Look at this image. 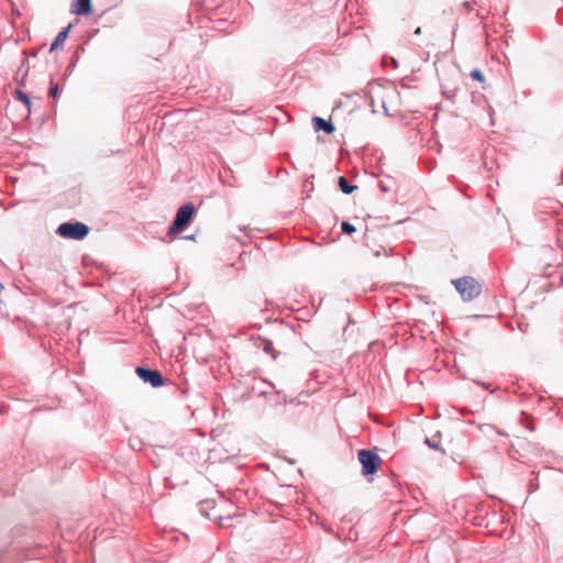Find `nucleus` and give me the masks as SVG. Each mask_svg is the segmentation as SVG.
<instances>
[{
    "mask_svg": "<svg viewBox=\"0 0 563 563\" xmlns=\"http://www.w3.org/2000/svg\"><path fill=\"white\" fill-rule=\"evenodd\" d=\"M382 108H383V110H384V113H385L386 115H389V113H388V108H387V104H386L385 100H382Z\"/></svg>",
    "mask_w": 563,
    "mask_h": 563,
    "instance_id": "18",
    "label": "nucleus"
},
{
    "mask_svg": "<svg viewBox=\"0 0 563 563\" xmlns=\"http://www.w3.org/2000/svg\"><path fill=\"white\" fill-rule=\"evenodd\" d=\"M390 63H391L394 68L398 67V62L394 57L390 58Z\"/></svg>",
    "mask_w": 563,
    "mask_h": 563,
    "instance_id": "20",
    "label": "nucleus"
},
{
    "mask_svg": "<svg viewBox=\"0 0 563 563\" xmlns=\"http://www.w3.org/2000/svg\"><path fill=\"white\" fill-rule=\"evenodd\" d=\"M339 187L343 194L350 195L355 189H357V186L351 185L347 179L344 176H340L338 179Z\"/></svg>",
    "mask_w": 563,
    "mask_h": 563,
    "instance_id": "9",
    "label": "nucleus"
},
{
    "mask_svg": "<svg viewBox=\"0 0 563 563\" xmlns=\"http://www.w3.org/2000/svg\"><path fill=\"white\" fill-rule=\"evenodd\" d=\"M341 230L345 234H352L356 231L355 227L351 224L350 222L343 221L341 223Z\"/></svg>",
    "mask_w": 563,
    "mask_h": 563,
    "instance_id": "11",
    "label": "nucleus"
},
{
    "mask_svg": "<svg viewBox=\"0 0 563 563\" xmlns=\"http://www.w3.org/2000/svg\"><path fill=\"white\" fill-rule=\"evenodd\" d=\"M3 289V285L0 283V291Z\"/></svg>",
    "mask_w": 563,
    "mask_h": 563,
    "instance_id": "26",
    "label": "nucleus"
},
{
    "mask_svg": "<svg viewBox=\"0 0 563 563\" xmlns=\"http://www.w3.org/2000/svg\"><path fill=\"white\" fill-rule=\"evenodd\" d=\"M483 11H484V10H483V8H479V9L477 10V16H478V18H481V19H484V16H485V14H484V12H483Z\"/></svg>",
    "mask_w": 563,
    "mask_h": 563,
    "instance_id": "19",
    "label": "nucleus"
},
{
    "mask_svg": "<svg viewBox=\"0 0 563 563\" xmlns=\"http://www.w3.org/2000/svg\"><path fill=\"white\" fill-rule=\"evenodd\" d=\"M415 34H416V35L421 34V27H420V26H418V27L415 30Z\"/></svg>",
    "mask_w": 563,
    "mask_h": 563,
    "instance_id": "21",
    "label": "nucleus"
},
{
    "mask_svg": "<svg viewBox=\"0 0 563 563\" xmlns=\"http://www.w3.org/2000/svg\"><path fill=\"white\" fill-rule=\"evenodd\" d=\"M470 76H471L473 79H475V80H477V81H481V82H483V81H484V79H485V77H484L483 73H482L479 69H473V70L471 71Z\"/></svg>",
    "mask_w": 563,
    "mask_h": 563,
    "instance_id": "15",
    "label": "nucleus"
},
{
    "mask_svg": "<svg viewBox=\"0 0 563 563\" xmlns=\"http://www.w3.org/2000/svg\"><path fill=\"white\" fill-rule=\"evenodd\" d=\"M526 428H527L528 430H530V431H533V430H534V427H533L532 424H530V423H528V424L526 426Z\"/></svg>",
    "mask_w": 563,
    "mask_h": 563,
    "instance_id": "22",
    "label": "nucleus"
},
{
    "mask_svg": "<svg viewBox=\"0 0 563 563\" xmlns=\"http://www.w3.org/2000/svg\"><path fill=\"white\" fill-rule=\"evenodd\" d=\"M135 373L140 379L146 384H150L153 388H158L165 385V378L163 374L157 369L137 366Z\"/></svg>",
    "mask_w": 563,
    "mask_h": 563,
    "instance_id": "5",
    "label": "nucleus"
},
{
    "mask_svg": "<svg viewBox=\"0 0 563 563\" xmlns=\"http://www.w3.org/2000/svg\"><path fill=\"white\" fill-rule=\"evenodd\" d=\"M197 209L192 202L183 205L176 213V217L168 229V234H178L183 232L192 221Z\"/></svg>",
    "mask_w": 563,
    "mask_h": 563,
    "instance_id": "1",
    "label": "nucleus"
},
{
    "mask_svg": "<svg viewBox=\"0 0 563 563\" xmlns=\"http://www.w3.org/2000/svg\"><path fill=\"white\" fill-rule=\"evenodd\" d=\"M186 239H188V240H192V239H194V235H188V236H186Z\"/></svg>",
    "mask_w": 563,
    "mask_h": 563,
    "instance_id": "24",
    "label": "nucleus"
},
{
    "mask_svg": "<svg viewBox=\"0 0 563 563\" xmlns=\"http://www.w3.org/2000/svg\"><path fill=\"white\" fill-rule=\"evenodd\" d=\"M463 7L467 10V11H471L473 9V3L470 2V1H465L463 3Z\"/></svg>",
    "mask_w": 563,
    "mask_h": 563,
    "instance_id": "17",
    "label": "nucleus"
},
{
    "mask_svg": "<svg viewBox=\"0 0 563 563\" xmlns=\"http://www.w3.org/2000/svg\"><path fill=\"white\" fill-rule=\"evenodd\" d=\"M383 253H384V255H386V256L388 255V251H387L386 249H383Z\"/></svg>",
    "mask_w": 563,
    "mask_h": 563,
    "instance_id": "23",
    "label": "nucleus"
},
{
    "mask_svg": "<svg viewBox=\"0 0 563 563\" xmlns=\"http://www.w3.org/2000/svg\"><path fill=\"white\" fill-rule=\"evenodd\" d=\"M14 97H15L18 100H20L21 102H23L27 108H30V106H31V99H30V97H29L25 92H23V91H22V90H20V89H16V90L14 91Z\"/></svg>",
    "mask_w": 563,
    "mask_h": 563,
    "instance_id": "10",
    "label": "nucleus"
},
{
    "mask_svg": "<svg viewBox=\"0 0 563 563\" xmlns=\"http://www.w3.org/2000/svg\"><path fill=\"white\" fill-rule=\"evenodd\" d=\"M263 351L267 354H272L273 358H276V355L274 354V345L272 341H264L263 343Z\"/></svg>",
    "mask_w": 563,
    "mask_h": 563,
    "instance_id": "13",
    "label": "nucleus"
},
{
    "mask_svg": "<svg viewBox=\"0 0 563 563\" xmlns=\"http://www.w3.org/2000/svg\"><path fill=\"white\" fill-rule=\"evenodd\" d=\"M313 129L318 131H323L327 134H332L335 131V126L331 120H324L320 117L312 118Z\"/></svg>",
    "mask_w": 563,
    "mask_h": 563,
    "instance_id": "7",
    "label": "nucleus"
},
{
    "mask_svg": "<svg viewBox=\"0 0 563 563\" xmlns=\"http://www.w3.org/2000/svg\"><path fill=\"white\" fill-rule=\"evenodd\" d=\"M70 12L76 15H90L92 13L91 0H73Z\"/></svg>",
    "mask_w": 563,
    "mask_h": 563,
    "instance_id": "6",
    "label": "nucleus"
},
{
    "mask_svg": "<svg viewBox=\"0 0 563 563\" xmlns=\"http://www.w3.org/2000/svg\"><path fill=\"white\" fill-rule=\"evenodd\" d=\"M424 443H426L430 449H433V450H442V449H441V442H440L439 440H434V439L426 438V439H424Z\"/></svg>",
    "mask_w": 563,
    "mask_h": 563,
    "instance_id": "12",
    "label": "nucleus"
},
{
    "mask_svg": "<svg viewBox=\"0 0 563 563\" xmlns=\"http://www.w3.org/2000/svg\"><path fill=\"white\" fill-rule=\"evenodd\" d=\"M357 456L362 465L363 475L368 476L377 473L382 459L376 452L364 449L358 451Z\"/></svg>",
    "mask_w": 563,
    "mask_h": 563,
    "instance_id": "4",
    "label": "nucleus"
},
{
    "mask_svg": "<svg viewBox=\"0 0 563 563\" xmlns=\"http://www.w3.org/2000/svg\"><path fill=\"white\" fill-rule=\"evenodd\" d=\"M48 95L52 98H57V96L59 95V86H58V84H55L53 80L51 81Z\"/></svg>",
    "mask_w": 563,
    "mask_h": 563,
    "instance_id": "14",
    "label": "nucleus"
},
{
    "mask_svg": "<svg viewBox=\"0 0 563 563\" xmlns=\"http://www.w3.org/2000/svg\"><path fill=\"white\" fill-rule=\"evenodd\" d=\"M369 106H371V108H372V112H373V113H376V112H377V110H376V108H375V107H376V103H375L374 98H371V100H369Z\"/></svg>",
    "mask_w": 563,
    "mask_h": 563,
    "instance_id": "16",
    "label": "nucleus"
},
{
    "mask_svg": "<svg viewBox=\"0 0 563 563\" xmlns=\"http://www.w3.org/2000/svg\"><path fill=\"white\" fill-rule=\"evenodd\" d=\"M89 227L82 222H63L58 225L56 233L65 239L76 241L84 240L89 234Z\"/></svg>",
    "mask_w": 563,
    "mask_h": 563,
    "instance_id": "3",
    "label": "nucleus"
},
{
    "mask_svg": "<svg viewBox=\"0 0 563 563\" xmlns=\"http://www.w3.org/2000/svg\"><path fill=\"white\" fill-rule=\"evenodd\" d=\"M452 284L464 301H472L482 292V286L471 276L454 279Z\"/></svg>",
    "mask_w": 563,
    "mask_h": 563,
    "instance_id": "2",
    "label": "nucleus"
},
{
    "mask_svg": "<svg viewBox=\"0 0 563 563\" xmlns=\"http://www.w3.org/2000/svg\"><path fill=\"white\" fill-rule=\"evenodd\" d=\"M70 27H71V24H68L67 26L63 27L58 32V34L55 37L54 42L51 44L49 52L55 51L59 45H62L66 41V38H67L68 34H69Z\"/></svg>",
    "mask_w": 563,
    "mask_h": 563,
    "instance_id": "8",
    "label": "nucleus"
},
{
    "mask_svg": "<svg viewBox=\"0 0 563 563\" xmlns=\"http://www.w3.org/2000/svg\"><path fill=\"white\" fill-rule=\"evenodd\" d=\"M379 255H380V251H376L375 256H379Z\"/></svg>",
    "mask_w": 563,
    "mask_h": 563,
    "instance_id": "25",
    "label": "nucleus"
}]
</instances>
